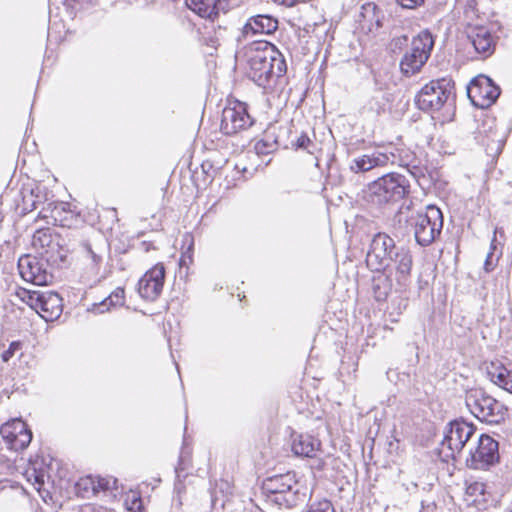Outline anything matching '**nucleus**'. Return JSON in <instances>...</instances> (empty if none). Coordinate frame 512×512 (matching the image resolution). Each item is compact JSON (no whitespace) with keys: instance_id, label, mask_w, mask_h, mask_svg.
Masks as SVG:
<instances>
[{"instance_id":"37","label":"nucleus","mask_w":512,"mask_h":512,"mask_svg":"<svg viewBox=\"0 0 512 512\" xmlns=\"http://www.w3.org/2000/svg\"><path fill=\"white\" fill-rule=\"evenodd\" d=\"M21 348L22 343L20 341H12L8 349L1 354L2 361L5 363L8 362Z\"/></svg>"},{"instance_id":"42","label":"nucleus","mask_w":512,"mask_h":512,"mask_svg":"<svg viewBox=\"0 0 512 512\" xmlns=\"http://www.w3.org/2000/svg\"><path fill=\"white\" fill-rule=\"evenodd\" d=\"M425 0H397L398 4L403 8L415 9L424 4Z\"/></svg>"},{"instance_id":"49","label":"nucleus","mask_w":512,"mask_h":512,"mask_svg":"<svg viewBox=\"0 0 512 512\" xmlns=\"http://www.w3.org/2000/svg\"><path fill=\"white\" fill-rule=\"evenodd\" d=\"M185 259H186V255H185V254H183V255H182V258H181V262H185Z\"/></svg>"},{"instance_id":"35","label":"nucleus","mask_w":512,"mask_h":512,"mask_svg":"<svg viewBox=\"0 0 512 512\" xmlns=\"http://www.w3.org/2000/svg\"><path fill=\"white\" fill-rule=\"evenodd\" d=\"M47 208H42L41 214L43 218H52L54 222L58 220L60 214L59 209L64 210V204L48 203Z\"/></svg>"},{"instance_id":"50","label":"nucleus","mask_w":512,"mask_h":512,"mask_svg":"<svg viewBox=\"0 0 512 512\" xmlns=\"http://www.w3.org/2000/svg\"><path fill=\"white\" fill-rule=\"evenodd\" d=\"M313 136H315V130H311Z\"/></svg>"},{"instance_id":"40","label":"nucleus","mask_w":512,"mask_h":512,"mask_svg":"<svg viewBox=\"0 0 512 512\" xmlns=\"http://www.w3.org/2000/svg\"><path fill=\"white\" fill-rule=\"evenodd\" d=\"M214 4L217 11V20L220 17V12L227 13L232 8L230 0H214Z\"/></svg>"},{"instance_id":"44","label":"nucleus","mask_w":512,"mask_h":512,"mask_svg":"<svg viewBox=\"0 0 512 512\" xmlns=\"http://www.w3.org/2000/svg\"><path fill=\"white\" fill-rule=\"evenodd\" d=\"M188 454H189V453H188V452H186L185 447H183V448H182L181 455H180V457H179L178 465H177V466H176V468H175V472H176V474H177V476H178V477H180V473H181L182 471H184V470H185V465H186V464H185V457H186V455H188Z\"/></svg>"},{"instance_id":"29","label":"nucleus","mask_w":512,"mask_h":512,"mask_svg":"<svg viewBox=\"0 0 512 512\" xmlns=\"http://www.w3.org/2000/svg\"><path fill=\"white\" fill-rule=\"evenodd\" d=\"M505 137L506 134L501 137H497L494 133V130H489L486 134V138L488 140L486 143V152L488 156L492 157V159L497 158L502 152L505 143Z\"/></svg>"},{"instance_id":"6","label":"nucleus","mask_w":512,"mask_h":512,"mask_svg":"<svg viewBox=\"0 0 512 512\" xmlns=\"http://www.w3.org/2000/svg\"><path fill=\"white\" fill-rule=\"evenodd\" d=\"M465 403L478 420L488 424H499L505 420L508 414V408L503 403L480 387L466 391Z\"/></svg>"},{"instance_id":"43","label":"nucleus","mask_w":512,"mask_h":512,"mask_svg":"<svg viewBox=\"0 0 512 512\" xmlns=\"http://www.w3.org/2000/svg\"><path fill=\"white\" fill-rule=\"evenodd\" d=\"M484 491H485V484L481 483V482H475V483L469 485L467 488V493L470 495H475L477 493L484 494Z\"/></svg>"},{"instance_id":"3","label":"nucleus","mask_w":512,"mask_h":512,"mask_svg":"<svg viewBox=\"0 0 512 512\" xmlns=\"http://www.w3.org/2000/svg\"><path fill=\"white\" fill-rule=\"evenodd\" d=\"M262 490L266 501L281 509L302 507L309 498L307 487L291 471L266 478L262 483Z\"/></svg>"},{"instance_id":"23","label":"nucleus","mask_w":512,"mask_h":512,"mask_svg":"<svg viewBox=\"0 0 512 512\" xmlns=\"http://www.w3.org/2000/svg\"><path fill=\"white\" fill-rule=\"evenodd\" d=\"M83 250L91 258L94 267L98 268L103 261V256L109 251V244L102 236L84 241Z\"/></svg>"},{"instance_id":"38","label":"nucleus","mask_w":512,"mask_h":512,"mask_svg":"<svg viewBox=\"0 0 512 512\" xmlns=\"http://www.w3.org/2000/svg\"><path fill=\"white\" fill-rule=\"evenodd\" d=\"M22 201L23 211L25 213L31 212L37 208V201L34 199L33 191H30L29 194H24Z\"/></svg>"},{"instance_id":"34","label":"nucleus","mask_w":512,"mask_h":512,"mask_svg":"<svg viewBox=\"0 0 512 512\" xmlns=\"http://www.w3.org/2000/svg\"><path fill=\"white\" fill-rule=\"evenodd\" d=\"M96 478V494L99 491L117 490V479L113 477H95Z\"/></svg>"},{"instance_id":"13","label":"nucleus","mask_w":512,"mask_h":512,"mask_svg":"<svg viewBox=\"0 0 512 512\" xmlns=\"http://www.w3.org/2000/svg\"><path fill=\"white\" fill-rule=\"evenodd\" d=\"M51 261L45 258L23 255L18 260V270L22 279L37 286L48 285L53 280L50 271Z\"/></svg>"},{"instance_id":"27","label":"nucleus","mask_w":512,"mask_h":512,"mask_svg":"<svg viewBox=\"0 0 512 512\" xmlns=\"http://www.w3.org/2000/svg\"><path fill=\"white\" fill-rule=\"evenodd\" d=\"M399 165L407 168L408 172L419 181L421 178H425L428 173V168L423 166L419 160L411 155L406 154L405 158L401 157Z\"/></svg>"},{"instance_id":"14","label":"nucleus","mask_w":512,"mask_h":512,"mask_svg":"<svg viewBox=\"0 0 512 512\" xmlns=\"http://www.w3.org/2000/svg\"><path fill=\"white\" fill-rule=\"evenodd\" d=\"M256 124V119L249 112L246 102L229 96L221 114V128H251Z\"/></svg>"},{"instance_id":"5","label":"nucleus","mask_w":512,"mask_h":512,"mask_svg":"<svg viewBox=\"0 0 512 512\" xmlns=\"http://www.w3.org/2000/svg\"><path fill=\"white\" fill-rule=\"evenodd\" d=\"M409 191V181L404 175L388 173L368 185L364 198L373 205L383 206L402 200Z\"/></svg>"},{"instance_id":"36","label":"nucleus","mask_w":512,"mask_h":512,"mask_svg":"<svg viewBox=\"0 0 512 512\" xmlns=\"http://www.w3.org/2000/svg\"><path fill=\"white\" fill-rule=\"evenodd\" d=\"M307 512H335L332 503L329 500H322L313 503Z\"/></svg>"},{"instance_id":"10","label":"nucleus","mask_w":512,"mask_h":512,"mask_svg":"<svg viewBox=\"0 0 512 512\" xmlns=\"http://www.w3.org/2000/svg\"><path fill=\"white\" fill-rule=\"evenodd\" d=\"M61 237L51 228H41L32 236V246L39 257L51 261L52 265H59L66 259L67 250L60 244Z\"/></svg>"},{"instance_id":"30","label":"nucleus","mask_w":512,"mask_h":512,"mask_svg":"<svg viewBox=\"0 0 512 512\" xmlns=\"http://www.w3.org/2000/svg\"><path fill=\"white\" fill-rule=\"evenodd\" d=\"M75 487L78 495L83 498L96 495V478L93 476L82 477L76 482Z\"/></svg>"},{"instance_id":"47","label":"nucleus","mask_w":512,"mask_h":512,"mask_svg":"<svg viewBox=\"0 0 512 512\" xmlns=\"http://www.w3.org/2000/svg\"><path fill=\"white\" fill-rule=\"evenodd\" d=\"M495 250H496V235L494 234V236L491 240V243H490V251H492L494 253Z\"/></svg>"},{"instance_id":"12","label":"nucleus","mask_w":512,"mask_h":512,"mask_svg":"<svg viewBox=\"0 0 512 512\" xmlns=\"http://www.w3.org/2000/svg\"><path fill=\"white\" fill-rule=\"evenodd\" d=\"M499 444L491 436L482 434L477 445L471 448L466 458V465L474 470H487L499 462Z\"/></svg>"},{"instance_id":"24","label":"nucleus","mask_w":512,"mask_h":512,"mask_svg":"<svg viewBox=\"0 0 512 512\" xmlns=\"http://www.w3.org/2000/svg\"><path fill=\"white\" fill-rule=\"evenodd\" d=\"M184 5L202 19L210 22L217 21V11L214 0H184Z\"/></svg>"},{"instance_id":"48","label":"nucleus","mask_w":512,"mask_h":512,"mask_svg":"<svg viewBox=\"0 0 512 512\" xmlns=\"http://www.w3.org/2000/svg\"><path fill=\"white\" fill-rule=\"evenodd\" d=\"M93 512H106V511L104 509H102V508H99L97 510H94Z\"/></svg>"},{"instance_id":"19","label":"nucleus","mask_w":512,"mask_h":512,"mask_svg":"<svg viewBox=\"0 0 512 512\" xmlns=\"http://www.w3.org/2000/svg\"><path fill=\"white\" fill-rule=\"evenodd\" d=\"M278 29V20L270 15H256L248 18L242 28L244 37L258 34H273Z\"/></svg>"},{"instance_id":"7","label":"nucleus","mask_w":512,"mask_h":512,"mask_svg":"<svg viewBox=\"0 0 512 512\" xmlns=\"http://www.w3.org/2000/svg\"><path fill=\"white\" fill-rule=\"evenodd\" d=\"M279 134H265L255 144V150L258 154H269L278 147L284 149H302L309 154H314L319 148L310 136L302 130H279Z\"/></svg>"},{"instance_id":"46","label":"nucleus","mask_w":512,"mask_h":512,"mask_svg":"<svg viewBox=\"0 0 512 512\" xmlns=\"http://www.w3.org/2000/svg\"><path fill=\"white\" fill-rule=\"evenodd\" d=\"M275 3L285 5L287 7H293L299 3H306L307 0H272Z\"/></svg>"},{"instance_id":"45","label":"nucleus","mask_w":512,"mask_h":512,"mask_svg":"<svg viewBox=\"0 0 512 512\" xmlns=\"http://www.w3.org/2000/svg\"><path fill=\"white\" fill-rule=\"evenodd\" d=\"M92 2L93 0H65V3L71 8H80Z\"/></svg>"},{"instance_id":"2","label":"nucleus","mask_w":512,"mask_h":512,"mask_svg":"<svg viewBox=\"0 0 512 512\" xmlns=\"http://www.w3.org/2000/svg\"><path fill=\"white\" fill-rule=\"evenodd\" d=\"M366 265L374 272L385 271L391 267L395 270V280L399 291H405L411 284L413 257L410 250L396 246L388 234L379 232L370 242L366 254Z\"/></svg>"},{"instance_id":"33","label":"nucleus","mask_w":512,"mask_h":512,"mask_svg":"<svg viewBox=\"0 0 512 512\" xmlns=\"http://www.w3.org/2000/svg\"><path fill=\"white\" fill-rule=\"evenodd\" d=\"M17 294L24 303L37 313L42 292L21 289Z\"/></svg>"},{"instance_id":"15","label":"nucleus","mask_w":512,"mask_h":512,"mask_svg":"<svg viewBox=\"0 0 512 512\" xmlns=\"http://www.w3.org/2000/svg\"><path fill=\"white\" fill-rule=\"evenodd\" d=\"M466 35L477 59L486 60L494 54L499 38L490 28L484 25H470L466 29Z\"/></svg>"},{"instance_id":"20","label":"nucleus","mask_w":512,"mask_h":512,"mask_svg":"<svg viewBox=\"0 0 512 512\" xmlns=\"http://www.w3.org/2000/svg\"><path fill=\"white\" fill-rule=\"evenodd\" d=\"M37 313L45 321L56 320L62 313V298L56 292H42Z\"/></svg>"},{"instance_id":"32","label":"nucleus","mask_w":512,"mask_h":512,"mask_svg":"<svg viewBox=\"0 0 512 512\" xmlns=\"http://www.w3.org/2000/svg\"><path fill=\"white\" fill-rule=\"evenodd\" d=\"M379 9L376 4L374 3H367L363 5L361 16L363 20L368 24L369 28L373 25V23L376 24V26H380V17H379Z\"/></svg>"},{"instance_id":"31","label":"nucleus","mask_w":512,"mask_h":512,"mask_svg":"<svg viewBox=\"0 0 512 512\" xmlns=\"http://www.w3.org/2000/svg\"><path fill=\"white\" fill-rule=\"evenodd\" d=\"M209 133L206 136L208 138V143H205V147L207 149H219L224 147L225 140L223 139L225 136L234 134L237 130H233L231 133H224L223 130H208Z\"/></svg>"},{"instance_id":"16","label":"nucleus","mask_w":512,"mask_h":512,"mask_svg":"<svg viewBox=\"0 0 512 512\" xmlns=\"http://www.w3.org/2000/svg\"><path fill=\"white\" fill-rule=\"evenodd\" d=\"M467 95L474 106L483 109L497 100L500 89L489 77L478 75L468 85Z\"/></svg>"},{"instance_id":"41","label":"nucleus","mask_w":512,"mask_h":512,"mask_svg":"<svg viewBox=\"0 0 512 512\" xmlns=\"http://www.w3.org/2000/svg\"><path fill=\"white\" fill-rule=\"evenodd\" d=\"M33 477V484L37 490H40L44 484V473L37 472L35 469L29 474L28 479L31 480Z\"/></svg>"},{"instance_id":"21","label":"nucleus","mask_w":512,"mask_h":512,"mask_svg":"<svg viewBox=\"0 0 512 512\" xmlns=\"http://www.w3.org/2000/svg\"><path fill=\"white\" fill-rule=\"evenodd\" d=\"M389 161L386 154L378 153L372 155H362L354 158L350 163V170L354 173L368 172L376 167L385 166Z\"/></svg>"},{"instance_id":"22","label":"nucleus","mask_w":512,"mask_h":512,"mask_svg":"<svg viewBox=\"0 0 512 512\" xmlns=\"http://www.w3.org/2000/svg\"><path fill=\"white\" fill-rule=\"evenodd\" d=\"M486 371L492 383L512 394V370L500 363L491 362L487 365Z\"/></svg>"},{"instance_id":"11","label":"nucleus","mask_w":512,"mask_h":512,"mask_svg":"<svg viewBox=\"0 0 512 512\" xmlns=\"http://www.w3.org/2000/svg\"><path fill=\"white\" fill-rule=\"evenodd\" d=\"M476 428L473 424L466 421H451L444 432V438L441 442L442 450L445 456L455 459L459 455L465 445L475 435Z\"/></svg>"},{"instance_id":"25","label":"nucleus","mask_w":512,"mask_h":512,"mask_svg":"<svg viewBox=\"0 0 512 512\" xmlns=\"http://www.w3.org/2000/svg\"><path fill=\"white\" fill-rule=\"evenodd\" d=\"M320 442L309 434H300L293 438L292 451L297 456L313 457L318 450Z\"/></svg>"},{"instance_id":"9","label":"nucleus","mask_w":512,"mask_h":512,"mask_svg":"<svg viewBox=\"0 0 512 512\" xmlns=\"http://www.w3.org/2000/svg\"><path fill=\"white\" fill-rule=\"evenodd\" d=\"M434 47V39L428 30L421 31L412 39L411 47L401 61L400 70L406 76L418 73L428 61Z\"/></svg>"},{"instance_id":"18","label":"nucleus","mask_w":512,"mask_h":512,"mask_svg":"<svg viewBox=\"0 0 512 512\" xmlns=\"http://www.w3.org/2000/svg\"><path fill=\"white\" fill-rule=\"evenodd\" d=\"M165 268L162 263H158L149 269L138 282V293L141 298L147 301H155L164 286Z\"/></svg>"},{"instance_id":"4","label":"nucleus","mask_w":512,"mask_h":512,"mask_svg":"<svg viewBox=\"0 0 512 512\" xmlns=\"http://www.w3.org/2000/svg\"><path fill=\"white\" fill-rule=\"evenodd\" d=\"M454 89L453 83L446 79H433L426 83L416 94L415 104L423 111L433 113V118L444 125L454 118V109L447 105V101L452 95Z\"/></svg>"},{"instance_id":"39","label":"nucleus","mask_w":512,"mask_h":512,"mask_svg":"<svg viewBox=\"0 0 512 512\" xmlns=\"http://www.w3.org/2000/svg\"><path fill=\"white\" fill-rule=\"evenodd\" d=\"M498 259H499V256L494 258L493 252L489 251L486 256V259L484 261V266H483L485 272H487V273L492 272L495 269V267L497 266Z\"/></svg>"},{"instance_id":"8","label":"nucleus","mask_w":512,"mask_h":512,"mask_svg":"<svg viewBox=\"0 0 512 512\" xmlns=\"http://www.w3.org/2000/svg\"><path fill=\"white\" fill-rule=\"evenodd\" d=\"M410 224L413 227L417 244L426 247L441 234L443 214L437 206L428 205L424 212H418L411 216Z\"/></svg>"},{"instance_id":"26","label":"nucleus","mask_w":512,"mask_h":512,"mask_svg":"<svg viewBox=\"0 0 512 512\" xmlns=\"http://www.w3.org/2000/svg\"><path fill=\"white\" fill-rule=\"evenodd\" d=\"M372 291L376 301H385L392 291V280L385 271L376 272L372 277Z\"/></svg>"},{"instance_id":"28","label":"nucleus","mask_w":512,"mask_h":512,"mask_svg":"<svg viewBox=\"0 0 512 512\" xmlns=\"http://www.w3.org/2000/svg\"><path fill=\"white\" fill-rule=\"evenodd\" d=\"M125 301V291L121 287H117L107 298H105L99 304H95L94 307L99 313L108 311L110 307L122 306Z\"/></svg>"},{"instance_id":"1","label":"nucleus","mask_w":512,"mask_h":512,"mask_svg":"<svg viewBox=\"0 0 512 512\" xmlns=\"http://www.w3.org/2000/svg\"><path fill=\"white\" fill-rule=\"evenodd\" d=\"M243 63L246 76L266 93L275 92L287 72L283 54L268 41H254L246 45Z\"/></svg>"},{"instance_id":"17","label":"nucleus","mask_w":512,"mask_h":512,"mask_svg":"<svg viewBox=\"0 0 512 512\" xmlns=\"http://www.w3.org/2000/svg\"><path fill=\"white\" fill-rule=\"evenodd\" d=\"M0 434L8 448L20 451L27 448L32 440V432L21 419H12L0 428Z\"/></svg>"}]
</instances>
